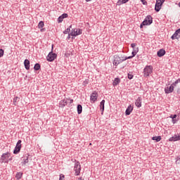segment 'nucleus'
I'll return each mask as SVG.
<instances>
[{
    "label": "nucleus",
    "mask_w": 180,
    "mask_h": 180,
    "mask_svg": "<svg viewBox=\"0 0 180 180\" xmlns=\"http://www.w3.org/2000/svg\"><path fill=\"white\" fill-rule=\"evenodd\" d=\"M39 29H43L44 27V22L40 21L38 24Z\"/></svg>",
    "instance_id": "27"
},
{
    "label": "nucleus",
    "mask_w": 180,
    "mask_h": 180,
    "mask_svg": "<svg viewBox=\"0 0 180 180\" xmlns=\"http://www.w3.org/2000/svg\"><path fill=\"white\" fill-rule=\"evenodd\" d=\"M23 176V173L22 172H18L15 175L16 179H20Z\"/></svg>",
    "instance_id": "25"
},
{
    "label": "nucleus",
    "mask_w": 180,
    "mask_h": 180,
    "mask_svg": "<svg viewBox=\"0 0 180 180\" xmlns=\"http://www.w3.org/2000/svg\"><path fill=\"white\" fill-rule=\"evenodd\" d=\"M133 57H134L133 56H128V57L126 56V57H125V60H130V59L133 58Z\"/></svg>",
    "instance_id": "34"
},
{
    "label": "nucleus",
    "mask_w": 180,
    "mask_h": 180,
    "mask_svg": "<svg viewBox=\"0 0 180 180\" xmlns=\"http://www.w3.org/2000/svg\"><path fill=\"white\" fill-rule=\"evenodd\" d=\"M153 23V17L151 15H147L144 20L141 23L140 27L143 29V26H149Z\"/></svg>",
    "instance_id": "1"
},
{
    "label": "nucleus",
    "mask_w": 180,
    "mask_h": 180,
    "mask_svg": "<svg viewBox=\"0 0 180 180\" xmlns=\"http://www.w3.org/2000/svg\"><path fill=\"white\" fill-rule=\"evenodd\" d=\"M79 34H82V30H78L77 28L72 30L70 32V36H73L76 37V36H79Z\"/></svg>",
    "instance_id": "9"
},
{
    "label": "nucleus",
    "mask_w": 180,
    "mask_h": 180,
    "mask_svg": "<svg viewBox=\"0 0 180 180\" xmlns=\"http://www.w3.org/2000/svg\"><path fill=\"white\" fill-rule=\"evenodd\" d=\"M89 1H91V0H86V2H89Z\"/></svg>",
    "instance_id": "50"
},
{
    "label": "nucleus",
    "mask_w": 180,
    "mask_h": 180,
    "mask_svg": "<svg viewBox=\"0 0 180 180\" xmlns=\"http://www.w3.org/2000/svg\"><path fill=\"white\" fill-rule=\"evenodd\" d=\"M44 28L41 29V32H44Z\"/></svg>",
    "instance_id": "49"
},
{
    "label": "nucleus",
    "mask_w": 180,
    "mask_h": 180,
    "mask_svg": "<svg viewBox=\"0 0 180 180\" xmlns=\"http://www.w3.org/2000/svg\"><path fill=\"white\" fill-rule=\"evenodd\" d=\"M24 65L25 70H30V61L28 59L25 60Z\"/></svg>",
    "instance_id": "15"
},
{
    "label": "nucleus",
    "mask_w": 180,
    "mask_h": 180,
    "mask_svg": "<svg viewBox=\"0 0 180 180\" xmlns=\"http://www.w3.org/2000/svg\"><path fill=\"white\" fill-rule=\"evenodd\" d=\"M4 49H0V58L4 57Z\"/></svg>",
    "instance_id": "29"
},
{
    "label": "nucleus",
    "mask_w": 180,
    "mask_h": 180,
    "mask_svg": "<svg viewBox=\"0 0 180 180\" xmlns=\"http://www.w3.org/2000/svg\"><path fill=\"white\" fill-rule=\"evenodd\" d=\"M123 60L124 59L121 60V58L117 55L114 56L113 65H119V64L123 63Z\"/></svg>",
    "instance_id": "8"
},
{
    "label": "nucleus",
    "mask_w": 180,
    "mask_h": 180,
    "mask_svg": "<svg viewBox=\"0 0 180 180\" xmlns=\"http://www.w3.org/2000/svg\"><path fill=\"white\" fill-rule=\"evenodd\" d=\"M9 157H11V153H3L0 159V162H6V164H8L9 162V160H8V158H9Z\"/></svg>",
    "instance_id": "4"
},
{
    "label": "nucleus",
    "mask_w": 180,
    "mask_h": 180,
    "mask_svg": "<svg viewBox=\"0 0 180 180\" xmlns=\"http://www.w3.org/2000/svg\"><path fill=\"white\" fill-rule=\"evenodd\" d=\"M180 140V135H174V136L169 138V141H178Z\"/></svg>",
    "instance_id": "18"
},
{
    "label": "nucleus",
    "mask_w": 180,
    "mask_h": 180,
    "mask_svg": "<svg viewBox=\"0 0 180 180\" xmlns=\"http://www.w3.org/2000/svg\"><path fill=\"white\" fill-rule=\"evenodd\" d=\"M41 68V66H40V64L39 63H36L34 66V70L35 71H39V70H40Z\"/></svg>",
    "instance_id": "26"
},
{
    "label": "nucleus",
    "mask_w": 180,
    "mask_h": 180,
    "mask_svg": "<svg viewBox=\"0 0 180 180\" xmlns=\"http://www.w3.org/2000/svg\"><path fill=\"white\" fill-rule=\"evenodd\" d=\"M124 4H127V2H129V0H122Z\"/></svg>",
    "instance_id": "43"
},
{
    "label": "nucleus",
    "mask_w": 180,
    "mask_h": 180,
    "mask_svg": "<svg viewBox=\"0 0 180 180\" xmlns=\"http://www.w3.org/2000/svg\"><path fill=\"white\" fill-rule=\"evenodd\" d=\"M100 110L102 111V115H103V111L105 110V100H102L100 103Z\"/></svg>",
    "instance_id": "20"
},
{
    "label": "nucleus",
    "mask_w": 180,
    "mask_h": 180,
    "mask_svg": "<svg viewBox=\"0 0 180 180\" xmlns=\"http://www.w3.org/2000/svg\"><path fill=\"white\" fill-rule=\"evenodd\" d=\"M177 84H178V82L176 80L172 85H173V86H176Z\"/></svg>",
    "instance_id": "38"
},
{
    "label": "nucleus",
    "mask_w": 180,
    "mask_h": 180,
    "mask_svg": "<svg viewBox=\"0 0 180 180\" xmlns=\"http://www.w3.org/2000/svg\"><path fill=\"white\" fill-rule=\"evenodd\" d=\"M120 58L121 60H123V61H126V60H127L126 59V57H121Z\"/></svg>",
    "instance_id": "41"
},
{
    "label": "nucleus",
    "mask_w": 180,
    "mask_h": 180,
    "mask_svg": "<svg viewBox=\"0 0 180 180\" xmlns=\"http://www.w3.org/2000/svg\"><path fill=\"white\" fill-rule=\"evenodd\" d=\"M17 101H19V97H15V98H13V102H14V103H16Z\"/></svg>",
    "instance_id": "35"
},
{
    "label": "nucleus",
    "mask_w": 180,
    "mask_h": 180,
    "mask_svg": "<svg viewBox=\"0 0 180 180\" xmlns=\"http://www.w3.org/2000/svg\"><path fill=\"white\" fill-rule=\"evenodd\" d=\"M136 54H137L136 52L132 51V56L135 57Z\"/></svg>",
    "instance_id": "40"
},
{
    "label": "nucleus",
    "mask_w": 180,
    "mask_h": 180,
    "mask_svg": "<svg viewBox=\"0 0 180 180\" xmlns=\"http://www.w3.org/2000/svg\"><path fill=\"white\" fill-rule=\"evenodd\" d=\"M70 36H71V34H70L69 35H68V39H70Z\"/></svg>",
    "instance_id": "48"
},
{
    "label": "nucleus",
    "mask_w": 180,
    "mask_h": 180,
    "mask_svg": "<svg viewBox=\"0 0 180 180\" xmlns=\"http://www.w3.org/2000/svg\"><path fill=\"white\" fill-rule=\"evenodd\" d=\"M133 112V106L131 105H129L125 111V114L127 116H129L130 113Z\"/></svg>",
    "instance_id": "16"
},
{
    "label": "nucleus",
    "mask_w": 180,
    "mask_h": 180,
    "mask_svg": "<svg viewBox=\"0 0 180 180\" xmlns=\"http://www.w3.org/2000/svg\"><path fill=\"white\" fill-rule=\"evenodd\" d=\"M9 161H12V158H11L9 159Z\"/></svg>",
    "instance_id": "51"
},
{
    "label": "nucleus",
    "mask_w": 180,
    "mask_h": 180,
    "mask_svg": "<svg viewBox=\"0 0 180 180\" xmlns=\"http://www.w3.org/2000/svg\"><path fill=\"white\" fill-rule=\"evenodd\" d=\"M176 92H177L178 94H180V89H178Z\"/></svg>",
    "instance_id": "45"
},
{
    "label": "nucleus",
    "mask_w": 180,
    "mask_h": 180,
    "mask_svg": "<svg viewBox=\"0 0 180 180\" xmlns=\"http://www.w3.org/2000/svg\"><path fill=\"white\" fill-rule=\"evenodd\" d=\"M56 58H57V54L53 53V51L50 52L46 57L47 61L50 62L54 61Z\"/></svg>",
    "instance_id": "7"
},
{
    "label": "nucleus",
    "mask_w": 180,
    "mask_h": 180,
    "mask_svg": "<svg viewBox=\"0 0 180 180\" xmlns=\"http://www.w3.org/2000/svg\"><path fill=\"white\" fill-rule=\"evenodd\" d=\"M176 81H177V84H179V82H180V79H178L176 80Z\"/></svg>",
    "instance_id": "46"
},
{
    "label": "nucleus",
    "mask_w": 180,
    "mask_h": 180,
    "mask_svg": "<svg viewBox=\"0 0 180 180\" xmlns=\"http://www.w3.org/2000/svg\"><path fill=\"white\" fill-rule=\"evenodd\" d=\"M70 32H71L70 28H68L63 32V33L64 34H67L68 33H70Z\"/></svg>",
    "instance_id": "28"
},
{
    "label": "nucleus",
    "mask_w": 180,
    "mask_h": 180,
    "mask_svg": "<svg viewBox=\"0 0 180 180\" xmlns=\"http://www.w3.org/2000/svg\"><path fill=\"white\" fill-rule=\"evenodd\" d=\"M143 5H147V1H146V0H141Z\"/></svg>",
    "instance_id": "37"
},
{
    "label": "nucleus",
    "mask_w": 180,
    "mask_h": 180,
    "mask_svg": "<svg viewBox=\"0 0 180 180\" xmlns=\"http://www.w3.org/2000/svg\"><path fill=\"white\" fill-rule=\"evenodd\" d=\"M175 39H180V28L176 30L174 34L171 37L172 40H175Z\"/></svg>",
    "instance_id": "10"
},
{
    "label": "nucleus",
    "mask_w": 180,
    "mask_h": 180,
    "mask_svg": "<svg viewBox=\"0 0 180 180\" xmlns=\"http://www.w3.org/2000/svg\"><path fill=\"white\" fill-rule=\"evenodd\" d=\"M136 46H137V44H131V47H132L133 49H136Z\"/></svg>",
    "instance_id": "33"
},
{
    "label": "nucleus",
    "mask_w": 180,
    "mask_h": 180,
    "mask_svg": "<svg viewBox=\"0 0 180 180\" xmlns=\"http://www.w3.org/2000/svg\"><path fill=\"white\" fill-rule=\"evenodd\" d=\"M166 53L167 52L164 50V49H160L157 52L158 57H164V56H165Z\"/></svg>",
    "instance_id": "14"
},
{
    "label": "nucleus",
    "mask_w": 180,
    "mask_h": 180,
    "mask_svg": "<svg viewBox=\"0 0 180 180\" xmlns=\"http://www.w3.org/2000/svg\"><path fill=\"white\" fill-rule=\"evenodd\" d=\"M143 72H144V77H148L150 74L153 72V66L151 65L146 66L143 70Z\"/></svg>",
    "instance_id": "6"
},
{
    "label": "nucleus",
    "mask_w": 180,
    "mask_h": 180,
    "mask_svg": "<svg viewBox=\"0 0 180 180\" xmlns=\"http://www.w3.org/2000/svg\"><path fill=\"white\" fill-rule=\"evenodd\" d=\"M59 105L61 108H64L65 105H67V99L60 101Z\"/></svg>",
    "instance_id": "22"
},
{
    "label": "nucleus",
    "mask_w": 180,
    "mask_h": 180,
    "mask_svg": "<svg viewBox=\"0 0 180 180\" xmlns=\"http://www.w3.org/2000/svg\"><path fill=\"white\" fill-rule=\"evenodd\" d=\"M135 105L138 108H141V97H139L136 101H135Z\"/></svg>",
    "instance_id": "19"
},
{
    "label": "nucleus",
    "mask_w": 180,
    "mask_h": 180,
    "mask_svg": "<svg viewBox=\"0 0 180 180\" xmlns=\"http://www.w3.org/2000/svg\"><path fill=\"white\" fill-rule=\"evenodd\" d=\"M63 178H64V176H60L59 180H63Z\"/></svg>",
    "instance_id": "44"
},
{
    "label": "nucleus",
    "mask_w": 180,
    "mask_h": 180,
    "mask_svg": "<svg viewBox=\"0 0 180 180\" xmlns=\"http://www.w3.org/2000/svg\"><path fill=\"white\" fill-rule=\"evenodd\" d=\"M71 27H72V25H70V29H71Z\"/></svg>",
    "instance_id": "52"
},
{
    "label": "nucleus",
    "mask_w": 180,
    "mask_h": 180,
    "mask_svg": "<svg viewBox=\"0 0 180 180\" xmlns=\"http://www.w3.org/2000/svg\"><path fill=\"white\" fill-rule=\"evenodd\" d=\"M134 77V76L133 75H130V73H128V79H133Z\"/></svg>",
    "instance_id": "31"
},
{
    "label": "nucleus",
    "mask_w": 180,
    "mask_h": 180,
    "mask_svg": "<svg viewBox=\"0 0 180 180\" xmlns=\"http://www.w3.org/2000/svg\"><path fill=\"white\" fill-rule=\"evenodd\" d=\"M176 116H177L176 115H171L170 117L174 120V119H176Z\"/></svg>",
    "instance_id": "36"
},
{
    "label": "nucleus",
    "mask_w": 180,
    "mask_h": 180,
    "mask_svg": "<svg viewBox=\"0 0 180 180\" xmlns=\"http://www.w3.org/2000/svg\"><path fill=\"white\" fill-rule=\"evenodd\" d=\"M66 101H70V103H72L74 102V100L73 99H68L67 98Z\"/></svg>",
    "instance_id": "39"
},
{
    "label": "nucleus",
    "mask_w": 180,
    "mask_h": 180,
    "mask_svg": "<svg viewBox=\"0 0 180 180\" xmlns=\"http://www.w3.org/2000/svg\"><path fill=\"white\" fill-rule=\"evenodd\" d=\"M77 180H84V179H82V177H79V178H78Z\"/></svg>",
    "instance_id": "47"
},
{
    "label": "nucleus",
    "mask_w": 180,
    "mask_h": 180,
    "mask_svg": "<svg viewBox=\"0 0 180 180\" xmlns=\"http://www.w3.org/2000/svg\"><path fill=\"white\" fill-rule=\"evenodd\" d=\"M76 176H78L81 174V165L79 162H76L74 167Z\"/></svg>",
    "instance_id": "5"
},
{
    "label": "nucleus",
    "mask_w": 180,
    "mask_h": 180,
    "mask_svg": "<svg viewBox=\"0 0 180 180\" xmlns=\"http://www.w3.org/2000/svg\"><path fill=\"white\" fill-rule=\"evenodd\" d=\"M165 94H172L174 92V84H171L169 86L165 88Z\"/></svg>",
    "instance_id": "12"
},
{
    "label": "nucleus",
    "mask_w": 180,
    "mask_h": 180,
    "mask_svg": "<svg viewBox=\"0 0 180 180\" xmlns=\"http://www.w3.org/2000/svg\"><path fill=\"white\" fill-rule=\"evenodd\" d=\"M177 120L176 119H172V123L175 124L176 123Z\"/></svg>",
    "instance_id": "42"
},
{
    "label": "nucleus",
    "mask_w": 180,
    "mask_h": 180,
    "mask_svg": "<svg viewBox=\"0 0 180 180\" xmlns=\"http://www.w3.org/2000/svg\"><path fill=\"white\" fill-rule=\"evenodd\" d=\"M77 113L78 115H81V113H82V105L80 104L77 105Z\"/></svg>",
    "instance_id": "23"
},
{
    "label": "nucleus",
    "mask_w": 180,
    "mask_h": 180,
    "mask_svg": "<svg viewBox=\"0 0 180 180\" xmlns=\"http://www.w3.org/2000/svg\"><path fill=\"white\" fill-rule=\"evenodd\" d=\"M152 140L158 143V141H161V136H153Z\"/></svg>",
    "instance_id": "24"
},
{
    "label": "nucleus",
    "mask_w": 180,
    "mask_h": 180,
    "mask_svg": "<svg viewBox=\"0 0 180 180\" xmlns=\"http://www.w3.org/2000/svg\"><path fill=\"white\" fill-rule=\"evenodd\" d=\"M22 165H26V164H29V158L28 157H23L21 158Z\"/></svg>",
    "instance_id": "17"
},
{
    "label": "nucleus",
    "mask_w": 180,
    "mask_h": 180,
    "mask_svg": "<svg viewBox=\"0 0 180 180\" xmlns=\"http://www.w3.org/2000/svg\"><path fill=\"white\" fill-rule=\"evenodd\" d=\"M65 18H68V14L63 13L58 18V22L61 23L63 22V20L65 19Z\"/></svg>",
    "instance_id": "13"
},
{
    "label": "nucleus",
    "mask_w": 180,
    "mask_h": 180,
    "mask_svg": "<svg viewBox=\"0 0 180 180\" xmlns=\"http://www.w3.org/2000/svg\"><path fill=\"white\" fill-rule=\"evenodd\" d=\"M22 148V140H18L15 149L13 150V154H19L20 153V149Z\"/></svg>",
    "instance_id": "3"
},
{
    "label": "nucleus",
    "mask_w": 180,
    "mask_h": 180,
    "mask_svg": "<svg viewBox=\"0 0 180 180\" xmlns=\"http://www.w3.org/2000/svg\"><path fill=\"white\" fill-rule=\"evenodd\" d=\"M123 4H124L123 2V0H120V1H117V5H123Z\"/></svg>",
    "instance_id": "30"
},
{
    "label": "nucleus",
    "mask_w": 180,
    "mask_h": 180,
    "mask_svg": "<svg viewBox=\"0 0 180 180\" xmlns=\"http://www.w3.org/2000/svg\"><path fill=\"white\" fill-rule=\"evenodd\" d=\"M133 51L135 52V53H139V47H136V48H134L133 49Z\"/></svg>",
    "instance_id": "32"
},
{
    "label": "nucleus",
    "mask_w": 180,
    "mask_h": 180,
    "mask_svg": "<svg viewBox=\"0 0 180 180\" xmlns=\"http://www.w3.org/2000/svg\"><path fill=\"white\" fill-rule=\"evenodd\" d=\"M119 84H120V79L119 77H116L112 82V85L113 86H116L117 85H119Z\"/></svg>",
    "instance_id": "21"
},
{
    "label": "nucleus",
    "mask_w": 180,
    "mask_h": 180,
    "mask_svg": "<svg viewBox=\"0 0 180 180\" xmlns=\"http://www.w3.org/2000/svg\"><path fill=\"white\" fill-rule=\"evenodd\" d=\"M165 2V0H157L156 4L155 5V11L156 12H160L161 11V6H162V4Z\"/></svg>",
    "instance_id": "2"
},
{
    "label": "nucleus",
    "mask_w": 180,
    "mask_h": 180,
    "mask_svg": "<svg viewBox=\"0 0 180 180\" xmlns=\"http://www.w3.org/2000/svg\"><path fill=\"white\" fill-rule=\"evenodd\" d=\"M90 100L91 102H92L93 103H94V102H96V101L98 100V93H96V91L93 92L90 96Z\"/></svg>",
    "instance_id": "11"
},
{
    "label": "nucleus",
    "mask_w": 180,
    "mask_h": 180,
    "mask_svg": "<svg viewBox=\"0 0 180 180\" xmlns=\"http://www.w3.org/2000/svg\"><path fill=\"white\" fill-rule=\"evenodd\" d=\"M53 46L52 45V50H53Z\"/></svg>",
    "instance_id": "53"
}]
</instances>
